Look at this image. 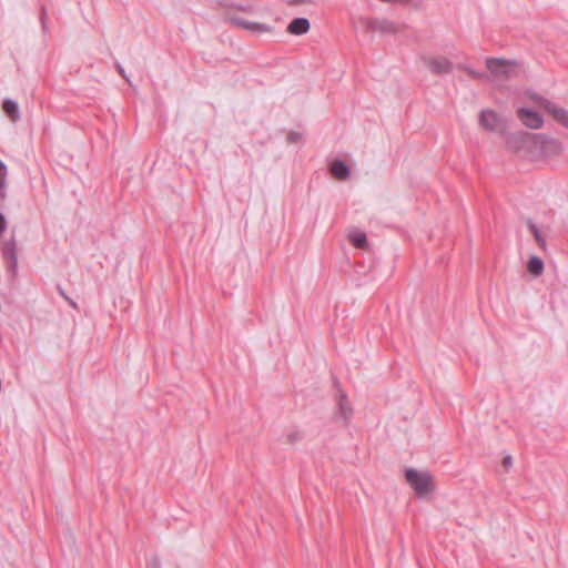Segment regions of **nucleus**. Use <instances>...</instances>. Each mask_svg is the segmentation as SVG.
<instances>
[{
    "mask_svg": "<svg viewBox=\"0 0 568 568\" xmlns=\"http://www.w3.org/2000/svg\"><path fill=\"white\" fill-rule=\"evenodd\" d=\"M405 479L418 498H426L435 490L434 478L428 471L407 468Z\"/></svg>",
    "mask_w": 568,
    "mask_h": 568,
    "instance_id": "1",
    "label": "nucleus"
},
{
    "mask_svg": "<svg viewBox=\"0 0 568 568\" xmlns=\"http://www.w3.org/2000/svg\"><path fill=\"white\" fill-rule=\"evenodd\" d=\"M535 134L525 131L508 133L505 136L506 146L515 153L532 159L535 146Z\"/></svg>",
    "mask_w": 568,
    "mask_h": 568,
    "instance_id": "2",
    "label": "nucleus"
},
{
    "mask_svg": "<svg viewBox=\"0 0 568 568\" xmlns=\"http://www.w3.org/2000/svg\"><path fill=\"white\" fill-rule=\"evenodd\" d=\"M485 64L490 75L500 80L513 78L518 67L516 60H506L504 58H487Z\"/></svg>",
    "mask_w": 568,
    "mask_h": 568,
    "instance_id": "3",
    "label": "nucleus"
},
{
    "mask_svg": "<svg viewBox=\"0 0 568 568\" xmlns=\"http://www.w3.org/2000/svg\"><path fill=\"white\" fill-rule=\"evenodd\" d=\"M562 144L559 140L542 133L535 134V146L532 159L550 158L560 154Z\"/></svg>",
    "mask_w": 568,
    "mask_h": 568,
    "instance_id": "4",
    "label": "nucleus"
},
{
    "mask_svg": "<svg viewBox=\"0 0 568 568\" xmlns=\"http://www.w3.org/2000/svg\"><path fill=\"white\" fill-rule=\"evenodd\" d=\"M225 21L232 27L247 30L253 33H267L272 31V27L261 22H252L235 16H226Z\"/></svg>",
    "mask_w": 568,
    "mask_h": 568,
    "instance_id": "5",
    "label": "nucleus"
},
{
    "mask_svg": "<svg viewBox=\"0 0 568 568\" xmlns=\"http://www.w3.org/2000/svg\"><path fill=\"white\" fill-rule=\"evenodd\" d=\"M423 62L436 75L448 74L454 68L453 62L445 57H424Z\"/></svg>",
    "mask_w": 568,
    "mask_h": 568,
    "instance_id": "6",
    "label": "nucleus"
},
{
    "mask_svg": "<svg viewBox=\"0 0 568 568\" xmlns=\"http://www.w3.org/2000/svg\"><path fill=\"white\" fill-rule=\"evenodd\" d=\"M537 101L557 122L568 129V111L566 109H562L541 97H539Z\"/></svg>",
    "mask_w": 568,
    "mask_h": 568,
    "instance_id": "7",
    "label": "nucleus"
},
{
    "mask_svg": "<svg viewBox=\"0 0 568 568\" xmlns=\"http://www.w3.org/2000/svg\"><path fill=\"white\" fill-rule=\"evenodd\" d=\"M517 116L521 123L529 129H540L544 124L542 116L528 108H520L517 111Z\"/></svg>",
    "mask_w": 568,
    "mask_h": 568,
    "instance_id": "8",
    "label": "nucleus"
},
{
    "mask_svg": "<svg viewBox=\"0 0 568 568\" xmlns=\"http://www.w3.org/2000/svg\"><path fill=\"white\" fill-rule=\"evenodd\" d=\"M17 241L12 237L3 243L2 256L8 263V267L12 273L18 268Z\"/></svg>",
    "mask_w": 568,
    "mask_h": 568,
    "instance_id": "9",
    "label": "nucleus"
},
{
    "mask_svg": "<svg viewBox=\"0 0 568 568\" xmlns=\"http://www.w3.org/2000/svg\"><path fill=\"white\" fill-rule=\"evenodd\" d=\"M366 27L368 30L373 32H381V33H396L398 30V27L395 22L387 20V19H378V18H372L367 20Z\"/></svg>",
    "mask_w": 568,
    "mask_h": 568,
    "instance_id": "10",
    "label": "nucleus"
},
{
    "mask_svg": "<svg viewBox=\"0 0 568 568\" xmlns=\"http://www.w3.org/2000/svg\"><path fill=\"white\" fill-rule=\"evenodd\" d=\"M479 125L487 131H496L499 128L500 119L498 114L490 109H485L479 114Z\"/></svg>",
    "mask_w": 568,
    "mask_h": 568,
    "instance_id": "11",
    "label": "nucleus"
},
{
    "mask_svg": "<svg viewBox=\"0 0 568 568\" xmlns=\"http://www.w3.org/2000/svg\"><path fill=\"white\" fill-rule=\"evenodd\" d=\"M310 30V21L306 18H295L287 26V32L294 36L305 34Z\"/></svg>",
    "mask_w": 568,
    "mask_h": 568,
    "instance_id": "12",
    "label": "nucleus"
},
{
    "mask_svg": "<svg viewBox=\"0 0 568 568\" xmlns=\"http://www.w3.org/2000/svg\"><path fill=\"white\" fill-rule=\"evenodd\" d=\"M331 173L337 180H346L349 178V169L346 163L342 160H335L331 164Z\"/></svg>",
    "mask_w": 568,
    "mask_h": 568,
    "instance_id": "13",
    "label": "nucleus"
},
{
    "mask_svg": "<svg viewBox=\"0 0 568 568\" xmlns=\"http://www.w3.org/2000/svg\"><path fill=\"white\" fill-rule=\"evenodd\" d=\"M338 415L343 418L344 422H348L353 415V408L349 405L346 394L341 392L338 399Z\"/></svg>",
    "mask_w": 568,
    "mask_h": 568,
    "instance_id": "14",
    "label": "nucleus"
},
{
    "mask_svg": "<svg viewBox=\"0 0 568 568\" xmlns=\"http://www.w3.org/2000/svg\"><path fill=\"white\" fill-rule=\"evenodd\" d=\"M2 109L12 122H17L20 120V110L16 101L11 99H6L3 101Z\"/></svg>",
    "mask_w": 568,
    "mask_h": 568,
    "instance_id": "15",
    "label": "nucleus"
},
{
    "mask_svg": "<svg viewBox=\"0 0 568 568\" xmlns=\"http://www.w3.org/2000/svg\"><path fill=\"white\" fill-rule=\"evenodd\" d=\"M527 270L534 276L541 275L544 271L542 260L536 255L531 256L527 263Z\"/></svg>",
    "mask_w": 568,
    "mask_h": 568,
    "instance_id": "16",
    "label": "nucleus"
},
{
    "mask_svg": "<svg viewBox=\"0 0 568 568\" xmlns=\"http://www.w3.org/2000/svg\"><path fill=\"white\" fill-rule=\"evenodd\" d=\"M527 226L530 230V232L532 233L534 239H535L537 245L541 250L545 251L547 244H546V240H545L544 235L541 234L540 230L537 227V225L531 220L527 221Z\"/></svg>",
    "mask_w": 568,
    "mask_h": 568,
    "instance_id": "17",
    "label": "nucleus"
},
{
    "mask_svg": "<svg viewBox=\"0 0 568 568\" xmlns=\"http://www.w3.org/2000/svg\"><path fill=\"white\" fill-rule=\"evenodd\" d=\"M351 243L357 248H365L367 245L366 234L363 232H354L349 235Z\"/></svg>",
    "mask_w": 568,
    "mask_h": 568,
    "instance_id": "18",
    "label": "nucleus"
},
{
    "mask_svg": "<svg viewBox=\"0 0 568 568\" xmlns=\"http://www.w3.org/2000/svg\"><path fill=\"white\" fill-rule=\"evenodd\" d=\"M457 68L459 70H463L465 72H467L473 79L475 80H484V79H489V75L488 74H485L483 72H479V71H476L474 69H471L470 67L464 64V63H459L457 65Z\"/></svg>",
    "mask_w": 568,
    "mask_h": 568,
    "instance_id": "19",
    "label": "nucleus"
},
{
    "mask_svg": "<svg viewBox=\"0 0 568 568\" xmlns=\"http://www.w3.org/2000/svg\"><path fill=\"white\" fill-rule=\"evenodd\" d=\"M232 7L237 9V10H241L243 12H246V13L255 12V8L252 4H241V3H237V4H233Z\"/></svg>",
    "mask_w": 568,
    "mask_h": 568,
    "instance_id": "20",
    "label": "nucleus"
},
{
    "mask_svg": "<svg viewBox=\"0 0 568 568\" xmlns=\"http://www.w3.org/2000/svg\"><path fill=\"white\" fill-rule=\"evenodd\" d=\"M286 438L290 444H294L295 442H297L302 438V434L297 430L292 432V433L287 434Z\"/></svg>",
    "mask_w": 568,
    "mask_h": 568,
    "instance_id": "21",
    "label": "nucleus"
},
{
    "mask_svg": "<svg viewBox=\"0 0 568 568\" xmlns=\"http://www.w3.org/2000/svg\"><path fill=\"white\" fill-rule=\"evenodd\" d=\"M6 171H7L6 164L0 160V184L3 181V178L6 175Z\"/></svg>",
    "mask_w": 568,
    "mask_h": 568,
    "instance_id": "22",
    "label": "nucleus"
},
{
    "mask_svg": "<svg viewBox=\"0 0 568 568\" xmlns=\"http://www.w3.org/2000/svg\"><path fill=\"white\" fill-rule=\"evenodd\" d=\"M115 68H116L118 72L121 74V77L124 78L129 82V79L126 77V73H125V70L123 69V67L120 63H116Z\"/></svg>",
    "mask_w": 568,
    "mask_h": 568,
    "instance_id": "23",
    "label": "nucleus"
},
{
    "mask_svg": "<svg viewBox=\"0 0 568 568\" xmlns=\"http://www.w3.org/2000/svg\"><path fill=\"white\" fill-rule=\"evenodd\" d=\"M314 0H288L290 4L313 3Z\"/></svg>",
    "mask_w": 568,
    "mask_h": 568,
    "instance_id": "24",
    "label": "nucleus"
},
{
    "mask_svg": "<svg viewBox=\"0 0 568 568\" xmlns=\"http://www.w3.org/2000/svg\"><path fill=\"white\" fill-rule=\"evenodd\" d=\"M7 227V222L4 216L0 213V233H2Z\"/></svg>",
    "mask_w": 568,
    "mask_h": 568,
    "instance_id": "25",
    "label": "nucleus"
},
{
    "mask_svg": "<svg viewBox=\"0 0 568 568\" xmlns=\"http://www.w3.org/2000/svg\"><path fill=\"white\" fill-rule=\"evenodd\" d=\"M513 464V459L510 456H506L504 459H503V465L508 468L509 466H511Z\"/></svg>",
    "mask_w": 568,
    "mask_h": 568,
    "instance_id": "26",
    "label": "nucleus"
},
{
    "mask_svg": "<svg viewBox=\"0 0 568 568\" xmlns=\"http://www.w3.org/2000/svg\"><path fill=\"white\" fill-rule=\"evenodd\" d=\"M287 139L290 142H295L297 139H298V133L296 132H291L288 135H287Z\"/></svg>",
    "mask_w": 568,
    "mask_h": 568,
    "instance_id": "27",
    "label": "nucleus"
},
{
    "mask_svg": "<svg viewBox=\"0 0 568 568\" xmlns=\"http://www.w3.org/2000/svg\"><path fill=\"white\" fill-rule=\"evenodd\" d=\"M149 568H161L160 562L158 559H153L150 564Z\"/></svg>",
    "mask_w": 568,
    "mask_h": 568,
    "instance_id": "28",
    "label": "nucleus"
},
{
    "mask_svg": "<svg viewBox=\"0 0 568 568\" xmlns=\"http://www.w3.org/2000/svg\"><path fill=\"white\" fill-rule=\"evenodd\" d=\"M41 22H42L43 28L47 29V24H45V10L44 9H42Z\"/></svg>",
    "mask_w": 568,
    "mask_h": 568,
    "instance_id": "29",
    "label": "nucleus"
},
{
    "mask_svg": "<svg viewBox=\"0 0 568 568\" xmlns=\"http://www.w3.org/2000/svg\"><path fill=\"white\" fill-rule=\"evenodd\" d=\"M65 301L73 307V308H77V303L70 298L69 296H65Z\"/></svg>",
    "mask_w": 568,
    "mask_h": 568,
    "instance_id": "30",
    "label": "nucleus"
},
{
    "mask_svg": "<svg viewBox=\"0 0 568 568\" xmlns=\"http://www.w3.org/2000/svg\"><path fill=\"white\" fill-rule=\"evenodd\" d=\"M58 292H59V293H60V295H61L62 297H64V298H65V296H68L61 286H58Z\"/></svg>",
    "mask_w": 568,
    "mask_h": 568,
    "instance_id": "31",
    "label": "nucleus"
}]
</instances>
